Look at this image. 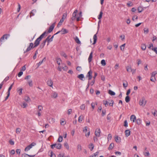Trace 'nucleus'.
I'll return each instance as SVG.
<instances>
[{"label":"nucleus","instance_id":"f257e3e1","mask_svg":"<svg viewBox=\"0 0 157 157\" xmlns=\"http://www.w3.org/2000/svg\"><path fill=\"white\" fill-rule=\"evenodd\" d=\"M34 48H35V47H34V45L33 43H30L28 47L26 50L24 52V53H25L29 52L32 49Z\"/></svg>","mask_w":157,"mask_h":157},{"label":"nucleus","instance_id":"f03ea898","mask_svg":"<svg viewBox=\"0 0 157 157\" xmlns=\"http://www.w3.org/2000/svg\"><path fill=\"white\" fill-rule=\"evenodd\" d=\"M147 103V101L144 98H142L140 100L139 104L140 105L144 106Z\"/></svg>","mask_w":157,"mask_h":157},{"label":"nucleus","instance_id":"7ed1b4c3","mask_svg":"<svg viewBox=\"0 0 157 157\" xmlns=\"http://www.w3.org/2000/svg\"><path fill=\"white\" fill-rule=\"evenodd\" d=\"M61 144L60 143L58 144H52L51 145V147L52 149H53L54 147H56L57 149H60L61 147Z\"/></svg>","mask_w":157,"mask_h":157},{"label":"nucleus","instance_id":"20e7f679","mask_svg":"<svg viewBox=\"0 0 157 157\" xmlns=\"http://www.w3.org/2000/svg\"><path fill=\"white\" fill-rule=\"evenodd\" d=\"M92 71L90 70L88 72L86 76V78H88L89 80L91 79L92 78Z\"/></svg>","mask_w":157,"mask_h":157},{"label":"nucleus","instance_id":"39448f33","mask_svg":"<svg viewBox=\"0 0 157 157\" xmlns=\"http://www.w3.org/2000/svg\"><path fill=\"white\" fill-rule=\"evenodd\" d=\"M55 23L56 22L53 23L49 27L47 33H50L52 31L55 26Z\"/></svg>","mask_w":157,"mask_h":157},{"label":"nucleus","instance_id":"423d86ee","mask_svg":"<svg viewBox=\"0 0 157 157\" xmlns=\"http://www.w3.org/2000/svg\"><path fill=\"white\" fill-rule=\"evenodd\" d=\"M41 40L39 37L35 41L34 43V47H36L38 46L40 43V42Z\"/></svg>","mask_w":157,"mask_h":157},{"label":"nucleus","instance_id":"0eeeda50","mask_svg":"<svg viewBox=\"0 0 157 157\" xmlns=\"http://www.w3.org/2000/svg\"><path fill=\"white\" fill-rule=\"evenodd\" d=\"M100 130L99 128H97L96 129L95 132V135L96 137H99L100 134Z\"/></svg>","mask_w":157,"mask_h":157},{"label":"nucleus","instance_id":"6e6552de","mask_svg":"<svg viewBox=\"0 0 157 157\" xmlns=\"http://www.w3.org/2000/svg\"><path fill=\"white\" fill-rule=\"evenodd\" d=\"M10 36V35L9 34H5L4 35L2 36L0 39V41L2 42V41L4 40L5 38L6 39H7Z\"/></svg>","mask_w":157,"mask_h":157},{"label":"nucleus","instance_id":"1a4fd4ad","mask_svg":"<svg viewBox=\"0 0 157 157\" xmlns=\"http://www.w3.org/2000/svg\"><path fill=\"white\" fill-rule=\"evenodd\" d=\"M9 79V77H6L4 79V81L2 82L0 84V90L2 88L3 85V82H6Z\"/></svg>","mask_w":157,"mask_h":157},{"label":"nucleus","instance_id":"9d476101","mask_svg":"<svg viewBox=\"0 0 157 157\" xmlns=\"http://www.w3.org/2000/svg\"><path fill=\"white\" fill-rule=\"evenodd\" d=\"M35 156V155H29L27 154L24 153L21 155L22 157H34Z\"/></svg>","mask_w":157,"mask_h":157},{"label":"nucleus","instance_id":"9b49d317","mask_svg":"<svg viewBox=\"0 0 157 157\" xmlns=\"http://www.w3.org/2000/svg\"><path fill=\"white\" fill-rule=\"evenodd\" d=\"M93 52H91L90 53L88 59V61L89 63H90L92 61L93 57Z\"/></svg>","mask_w":157,"mask_h":157},{"label":"nucleus","instance_id":"f8f14e48","mask_svg":"<svg viewBox=\"0 0 157 157\" xmlns=\"http://www.w3.org/2000/svg\"><path fill=\"white\" fill-rule=\"evenodd\" d=\"M47 84L50 87H52L53 85V82L51 79H49L47 81Z\"/></svg>","mask_w":157,"mask_h":157},{"label":"nucleus","instance_id":"ddd939ff","mask_svg":"<svg viewBox=\"0 0 157 157\" xmlns=\"http://www.w3.org/2000/svg\"><path fill=\"white\" fill-rule=\"evenodd\" d=\"M67 16V14L66 13H64L62 17V18L60 19V22H63L64 19L66 18Z\"/></svg>","mask_w":157,"mask_h":157},{"label":"nucleus","instance_id":"4468645a","mask_svg":"<svg viewBox=\"0 0 157 157\" xmlns=\"http://www.w3.org/2000/svg\"><path fill=\"white\" fill-rule=\"evenodd\" d=\"M77 77L82 81L84 80L83 79V78H84V76L83 74H81L80 75H78V76H77Z\"/></svg>","mask_w":157,"mask_h":157},{"label":"nucleus","instance_id":"2eb2a0df","mask_svg":"<svg viewBox=\"0 0 157 157\" xmlns=\"http://www.w3.org/2000/svg\"><path fill=\"white\" fill-rule=\"evenodd\" d=\"M131 131L129 130H126L125 131V133L126 137H128L130 135Z\"/></svg>","mask_w":157,"mask_h":157},{"label":"nucleus","instance_id":"dca6fc26","mask_svg":"<svg viewBox=\"0 0 157 157\" xmlns=\"http://www.w3.org/2000/svg\"><path fill=\"white\" fill-rule=\"evenodd\" d=\"M97 33H96V34L94 36V37H93L94 42L93 44H95L97 42Z\"/></svg>","mask_w":157,"mask_h":157},{"label":"nucleus","instance_id":"f3484780","mask_svg":"<svg viewBox=\"0 0 157 157\" xmlns=\"http://www.w3.org/2000/svg\"><path fill=\"white\" fill-rule=\"evenodd\" d=\"M115 139L116 142L117 143H120L121 142V139L118 136L115 137Z\"/></svg>","mask_w":157,"mask_h":157},{"label":"nucleus","instance_id":"a211bd4d","mask_svg":"<svg viewBox=\"0 0 157 157\" xmlns=\"http://www.w3.org/2000/svg\"><path fill=\"white\" fill-rule=\"evenodd\" d=\"M136 120V117L134 115H132L130 117V120L131 121H132L133 122H134L135 120Z\"/></svg>","mask_w":157,"mask_h":157},{"label":"nucleus","instance_id":"6ab92c4d","mask_svg":"<svg viewBox=\"0 0 157 157\" xmlns=\"http://www.w3.org/2000/svg\"><path fill=\"white\" fill-rule=\"evenodd\" d=\"M61 31L62 32V34H64L68 33V31L64 29H62Z\"/></svg>","mask_w":157,"mask_h":157},{"label":"nucleus","instance_id":"aec40b11","mask_svg":"<svg viewBox=\"0 0 157 157\" xmlns=\"http://www.w3.org/2000/svg\"><path fill=\"white\" fill-rule=\"evenodd\" d=\"M74 40L75 41V42L78 44H81V43L80 41L79 40L77 36H76L75 38H74Z\"/></svg>","mask_w":157,"mask_h":157},{"label":"nucleus","instance_id":"412c9836","mask_svg":"<svg viewBox=\"0 0 157 157\" xmlns=\"http://www.w3.org/2000/svg\"><path fill=\"white\" fill-rule=\"evenodd\" d=\"M45 43L46 42L44 40H43L42 42L41 43L40 46V48L41 49H42V48H43L44 46Z\"/></svg>","mask_w":157,"mask_h":157},{"label":"nucleus","instance_id":"4be33fe9","mask_svg":"<svg viewBox=\"0 0 157 157\" xmlns=\"http://www.w3.org/2000/svg\"><path fill=\"white\" fill-rule=\"evenodd\" d=\"M114 147V144L113 143H111L109 145L108 149L109 150L112 149Z\"/></svg>","mask_w":157,"mask_h":157},{"label":"nucleus","instance_id":"5701e85b","mask_svg":"<svg viewBox=\"0 0 157 157\" xmlns=\"http://www.w3.org/2000/svg\"><path fill=\"white\" fill-rule=\"evenodd\" d=\"M46 33H47L46 31H45L39 37V38L41 40L44 37V36Z\"/></svg>","mask_w":157,"mask_h":157},{"label":"nucleus","instance_id":"b1692460","mask_svg":"<svg viewBox=\"0 0 157 157\" xmlns=\"http://www.w3.org/2000/svg\"><path fill=\"white\" fill-rule=\"evenodd\" d=\"M45 60H46V58L44 57V59H43L42 61H40L38 63H37L38 66L37 67V68L39 67V66L41 65V64L43 63L44 61H45Z\"/></svg>","mask_w":157,"mask_h":157},{"label":"nucleus","instance_id":"393cba45","mask_svg":"<svg viewBox=\"0 0 157 157\" xmlns=\"http://www.w3.org/2000/svg\"><path fill=\"white\" fill-rule=\"evenodd\" d=\"M139 13H141L144 10L143 8L141 6H139L137 9Z\"/></svg>","mask_w":157,"mask_h":157},{"label":"nucleus","instance_id":"a878e982","mask_svg":"<svg viewBox=\"0 0 157 157\" xmlns=\"http://www.w3.org/2000/svg\"><path fill=\"white\" fill-rule=\"evenodd\" d=\"M89 148L90 149V150L92 151L94 148V145L92 144L91 143L89 146Z\"/></svg>","mask_w":157,"mask_h":157},{"label":"nucleus","instance_id":"bb28decb","mask_svg":"<svg viewBox=\"0 0 157 157\" xmlns=\"http://www.w3.org/2000/svg\"><path fill=\"white\" fill-rule=\"evenodd\" d=\"M83 117L82 115H81L78 118V121L79 122H81L83 119Z\"/></svg>","mask_w":157,"mask_h":157},{"label":"nucleus","instance_id":"cd10ccee","mask_svg":"<svg viewBox=\"0 0 157 157\" xmlns=\"http://www.w3.org/2000/svg\"><path fill=\"white\" fill-rule=\"evenodd\" d=\"M56 62L59 65L60 64V63L62 62V60L60 58H57L56 59Z\"/></svg>","mask_w":157,"mask_h":157},{"label":"nucleus","instance_id":"c85d7f7f","mask_svg":"<svg viewBox=\"0 0 157 157\" xmlns=\"http://www.w3.org/2000/svg\"><path fill=\"white\" fill-rule=\"evenodd\" d=\"M108 93L111 95H114L115 94V93L111 90H109Z\"/></svg>","mask_w":157,"mask_h":157},{"label":"nucleus","instance_id":"c756f323","mask_svg":"<svg viewBox=\"0 0 157 157\" xmlns=\"http://www.w3.org/2000/svg\"><path fill=\"white\" fill-rule=\"evenodd\" d=\"M132 70L131 67L128 66L127 67V71L128 72H131Z\"/></svg>","mask_w":157,"mask_h":157},{"label":"nucleus","instance_id":"7c9ffc66","mask_svg":"<svg viewBox=\"0 0 157 157\" xmlns=\"http://www.w3.org/2000/svg\"><path fill=\"white\" fill-rule=\"evenodd\" d=\"M136 121L137 124L138 125H139L141 123V120L140 118L137 119L136 120Z\"/></svg>","mask_w":157,"mask_h":157},{"label":"nucleus","instance_id":"2f4dec72","mask_svg":"<svg viewBox=\"0 0 157 157\" xmlns=\"http://www.w3.org/2000/svg\"><path fill=\"white\" fill-rule=\"evenodd\" d=\"M146 46L145 44H142L141 45V48L143 50H145Z\"/></svg>","mask_w":157,"mask_h":157},{"label":"nucleus","instance_id":"473e14b6","mask_svg":"<svg viewBox=\"0 0 157 157\" xmlns=\"http://www.w3.org/2000/svg\"><path fill=\"white\" fill-rule=\"evenodd\" d=\"M36 12V10H33L30 13V16H34L35 14L34 13Z\"/></svg>","mask_w":157,"mask_h":157},{"label":"nucleus","instance_id":"72a5a7b5","mask_svg":"<svg viewBox=\"0 0 157 157\" xmlns=\"http://www.w3.org/2000/svg\"><path fill=\"white\" fill-rule=\"evenodd\" d=\"M125 101L127 103L129 102L130 101V98L128 96H127L125 98Z\"/></svg>","mask_w":157,"mask_h":157},{"label":"nucleus","instance_id":"f704fd0d","mask_svg":"<svg viewBox=\"0 0 157 157\" xmlns=\"http://www.w3.org/2000/svg\"><path fill=\"white\" fill-rule=\"evenodd\" d=\"M32 147H31V146L29 145V146H27L25 148V151H28Z\"/></svg>","mask_w":157,"mask_h":157},{"label":"nucleus","instance_id":"c9c22d12","mask_svg":"<svg viewBox=\"0 0 157 157\" xmlns=\"http://www.w3.org/2000/svg\"><path fill=\"white\" fill-rule=\"evenodd\" d=\"M98 153L99 152L97 151L94 153V155H90L89 157H98Z\"/></svg>","mask_w":157,"mask_h":157},{"label":"nucleus","instance_id":"e433bc0d","mask_svg":"<svg viewBox=\"0 0 157 157\" xmlns=\"http://www.w3.org/2000/svg\"><path fill=\"white\" fill-rule=\"evenodd\" d=\"M101 63L103 66H105L106 64L105 61L104 59L102 60L101 61Z\"/></svg>","mask_w":157,"mask_h":157},{"label":"nucleus","instance_id":"4c0bfd02","mask_svg":"<svg viewBox=\"0 0 157 157\" xmlns=\"http://www.w3.org/2000/svg\"><path fill=\"white\" fill-rule=\"evenodd\" d=\"M64 147L67 149H69V146L67 142H65L64 144Z\"/></svg>","mask_w":157,"mask_h":157},{"label":"nucleus","instance_id":"58836bf2","mask_svg":"<svg viewBox=\"0 0 157 157\" xmlns=\"http://www.w3.org/2000/svg\"><path fill=\"white\" fill-rule=\"evenodd\" d=\"M24 100L26 101V102H29L30 101V98L28 96L26 97L25 98Z\"/></svg>","mask_w":157,"mask_h":157},{"label":"nucleus","instance_id":"ea45409f","mask_svg":"<svg viewBox=\"0 0 157 157\" xmlns=\"http://www.w3.org/2000/svg\"><path fill=\"white\" fill-rule=\"evenodd\" d=\"M102 15H103V13L101 11L100 12L99 15H98V19H101L102 17Z\"/></svg>","mask_w":157,"mask_h":157},{"label":"nucleus","instance_id":"a19ab883","mask_svg":"<svg viewBox=\"0 0 157 157\" xmlns=\"http://www.w3.org/2000/svg\"><path fill=\"white\" fill-rule=\"evenodd\" d=\"M13 83L9 87L8 89V91H7V93H10V91L11 90V89L12 88V87L13 86Z\"/></svg>","mask_w":157,"mask_h":157},{"label":"nucleus","instance_id":"79ce46f5","mask_svg":"<svg viewBox=\"0 0 157 157\" xmlns=\"http://www.w3.org/2000/svg\"><path fill=\"white\" fill-rule=\"evenodd\" d=\"M77 149L79 151H80L82 150V147L80 145L78 144L77 146Z\"/></svg>","mask_w":157,"mask_h":157},{"label":"nucleus","instance_id":"37998d69","mask_svg":"<svg viewBox=\"0 0 157 157\" xmlns=\"http://www.w3.org/2000/svg\"><path fill=\"white\" fill-rule=\"evenodd\" d=\"M85 108V106L84 104H82L80 106V109L82 110H84Z\"/></svg>","mask_w":157,"mask_h":157},{"label":"nucleus","instance_id":"c03bdc74","mask_svg":"<svg viewBox=\"0 0 157 157\" xmlns=\"http://www.w3.org/2000/svg\"><path fill=\"white\" fill-rule=\"evenodd\" d=\"M103 104L106 107L108 105V102L107 101L103 100Z\"/></svg>","mask_w":157,"mask_h":157},{"label":"nucleus","instance_id":"a18cd8bd","mask_svg":"<svg viewBox=\"0 0 157 157\" xmlns=\"http://www.w3.org/2000/svg\"><path fill=\"white\" fill-rule=\"evenodd\" d=\"M150 80L152 82H155L156 80L155 77L151 76L150 78Z\"/></svg>","mask_w":157,"mask_h":157},{"label":"nucleus","instance_id":"49530a36","mask_svg":"<svg viewBox=\"0 0 157 157\" xmlns=\"http://www.w3.org/2000/svg\"><path fill=\"white\" fill-rule=\"evenodd\" d=\"M63 137H62V136H59L58 139V141L59 142H61L62 141V140H63Z\"/></svg>","mask_w":157,"mask_h":157},{"label":"nucleus","instance_id":"de8ad7c7","mask_svg":"<svg viewBox=\"0 0 157 157\" xmlns=\"http://www.w3.org/2000/svg\"><path fill=\"white\" fill-rule=\"evenodd\" d=\"M51 155H50V157H56V156L55 154L53 153V152H52V151H51Z\"/></svg>","mask_w":157,"mask_h":157},{"label":"nucleus","instance_id":"09e8293b","mask_svg":"<svg viewBox=\"0 0 157 157\" xmlns=\"http://www.w3.org/2000/svg\"><path fill=\"white\" fill-rule=\"evenodd\" d=\"M57 94L55 92L53 93L52 95V97L54 98H56L57 97Z\"/></svg>","mask_w":157,"mask_h":157},{"label":"nucleus","instance_id":"8fccbe9b","mask_svg":"<svg viewBox=\"0 0 157 157\" xmlns=\"http://www.w3.org/2000/svg\"><path fill=\"white\" fill-rule=\"evenodd\" d=\"M21 131V129L19 128H17L16 129V132L17 134H19Z\"/></svg>","mask_w":157,"mask_h":157},{"label":"nucleus","instance_id":"3c124183","mask_svg":"<svg viewBox=\"0 0 157 157\" xmlns=\"http://www.w3.org/2000/svg\"><path fill=\"white\" fill-rule=\"evenodd\" d=\"M38 111H41L43 109V107L41 105H39L38 107Z\"/></svg>","mask_w":157,"mask_h":157},{"label":"nucleus","instance_id":"603ef678","mask_svg":"<svg viewBox=\"0 0 157 157\" xmlns=\"http://www.w3.org/2000/svg\"><path fill=\"white\" fill-rule=\"evenodd\" d=\"M123 87L125 88L128 86V83L127 81H126V83H123Z\"/></svg>","mask_w":157,"mask_h":157},{"label":"nucleus","instance_id":"864d4df0","mask_svg":"<svg viewBox=\"0 0 157 157\" xmlns=\"http://www.w3.org/2000/svg\"><path fill=\"white\" fill-rule=\"evenodd\" d=\"M50 38H49V37H47L46 39L44 40V41L46 43L47 41L48 43H48H49L50 42L49 41Z\"/></svg>","mask_w":157,"mask_h":157},{"label":"nucleus","instance_id":"5fc2aeb1","mask_svg":"<svg viewBox=\"0 0 157 157\" xmlns=\"http://www.w3.org/2000/svg\"><path fill=\"white\" fill-rule=\"evenodd\" d=\"M22 88H21L17 91L18 92H19V94L20 95H21L22 94Z\"/></svg>","mask_w":157,"mask_h":157},{"label":"nucleus","instance_id":"6e6d98bb","mask_svg":"<svg viewBox=\"0 0 157 157\" xmlns=\"http://www.w3.org/2000/svg\"><path fill=\"white\" fill-rule=\"evenodd\" d=\"M157 74V72L156 71L153 72L151 74V76L155 77V75Z\"/></svg>","mask_w":157,"mask_h":157},{"label":"nucleus","instance_id":"4d7b16f0","mask_svg":"<svg viewBox=\"0 0 157 157\" xmlns=\"http://www.w3.org/2000/svg\"><path fill=\"white\" fill-rule=\"evenodd\" d=\"M127 5L128 7L132 6V4L131 2H129L127 3Z\"/></svg>","mask_w":157,"mask_h":157},{"label":"nucleus","instance_id":"13d9d810","mask_svg":"<svg viewBox=\"0 0 157 157\" xmlns=\"http://www.w3.org/2000/svg\"><path fill=\"white\" fill-rule=\"evenodd\" d=\"M124 126L125 127H127L128 126V123L127 122V121L125 120L124 121Z\"/></svg>","mask_w":157,"mask_h":157},{"label":"nucleus","instance_id":"bf43d9fd","mask_svg":"<svg viewBox=\"0 0 157 157\" xmlns=\"http://www.w3.org/2000/svg\"><path fill=\"white\" fill-rule=\"evenodd\" d=\"M106 114L105 110H102V111L101 115L102 116H104Z\"/></svg>","mask_w":157,"mask_h":157},{"label":"nucleus","instance_id":"052dcab7","mask_svg":"<svg viewBox=\"0 0 157 157\" xmlns=\"http://www.w3.org/2000/svg\"><path fill=\"white\" fill-rule=\"evenodd\" d=\"M72 15H73L72 20H74L75 19V18H76V14L73 13Z\"/></svg>","mask_w":157,"mask_h":157},{"label":"nucleus","instance_id":"680f3d73","mask_svg":"<svg viewBox=\"0 0 157 157\" xmlns=\"http://www.w3.org/2000/svg\"><path fill=\"white\" fill-rule=\"evenodd\" d=\"M152 50L154 51L155 53L157 54V47H155L154 48H152Z\"/></svg>","mask_w":157,"mask_h":157},{"label":"nucleus","instance_id":"e2e57ef3","mask_svg":"<svg viewBox=\"0 0 157 157\" xmlns=\"http://www.w3.org/2000/svg\"><path fill=\"white\" fill-rule=\"evenodd\" d=\"M27 104L25 103H23L22 105H21V107H22L23 108H25L27 106Z\"/></svg>","mask_w":157,"mask_h":157},{"label":"nucleus","instance_id":"0e129e2a","mask_svg":"<svg viewBox=\"0 0 157 157\" xmlns=\"http://www.w3.org/2000/svg\"><path fill=\"white\" fill-rule=\"evenodd\" d=\"M23 72L22 71H21L18 74V76L19 77L21 76L23 74Z\"/></svg>","mask_w":157,"mask_h":157},{"label":"nucleus","instance_id":"69168bd1","mask_svg":"<svg viewBox=\"0 0 157 157\" xmlns=\"http://www.w3.org/2000/svg\"><path fill=\"white\" fill-rule=\"evenodd\" d=\"M61 55L65 58H66L67 57V55L64 52H62L61 53Z\"/></svg>","mask_w":157,"mask_h":157},{"label":"nucleus","instance_id":"338daca9","mask_svg":"<svg viewBox=\"0 0 157 157\" xmlns=\"http://www.w3.org/2000/svg\"><path fill=\"white\" fill-rule=\"evenodd\" d=\"M21 150L20 149H17L16 150V152L17 154H20Z\"/></svg>","mask_w":157,"mask_h":157},{"label":"nucleus","instance_id":"774afa93","mask_svg":"<svg viewBox=\"0 0 157 157\" xmlns=\"http://www.w3.org/2000/svg\"><path fill=\"white\" fill-rule=\"evenodd\" d=\"M120 37L122 40H124L125 39V36L124 35H121Z\"/></svg>","mask_w":157,"mask_h":157}]
</instances>
